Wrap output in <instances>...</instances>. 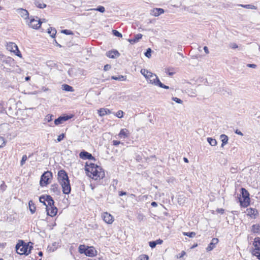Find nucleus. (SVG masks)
Masks as SVG:
<instances>
[{
  "mask_svg": "<svg viewBox=\"0 0 260 260\" xmlns=\"http://www.w3.org/2000/svg\"><path fill=\"white\" fill-rule=\"evenodd\" d=\"M172 99L173 101H174V102H176L178 104H182L183 103V101L181 99L177 98L176 97H173Z\"/></svg>",
  "mask_w": 260,
  "mask_h": 260,
  "instance_id": "nucleus-47",
  "label": "nucleus"
},
{
  "mask_svg": "<svg viewBox=\"0 0 260 260\" xmlns=\"http://www.w3.org/2000/svg\"><path fill=\"white\" fill-rule=\"evenodd\" d=\"M46 210L47 212V214L48 216H50L51 217H53L56 215L58 209L54 206L51 207H49L48 206H47V208H46Z\"/></svg>",
  "mask_w": 260,
  "mask_h": 260,
  "instance_id": "nucleus-12",
  "label": "nucleus"
},
{
  "mask_svg": "<svg viewBox=\"0 0 260 260\" xmlns=\"http://www.w3.org/2000/svg\"><path fill=\"white\" fill-rule=\"evenodd\" d=\"M156 242V245L157 244H161L163 242V241L162 240H161V239H158L156 241H155Z\"/></svg>",
  "mask_w": 260,
  "mask_h": 260,
  "instance_id": "nucleus-63",
  "label": "nucleus"
},
{
  "mask_svg": "<svg viewBox=\"0 0 260 260\" xmlns=\"http://www.w3.org/2000/svg\"><path fill=\"white\" fill-rule=\"evenodd\" d=\"M48 33L50 35V37L54 38L56 34V30L52 27H49L48 29Z\"/></svg>",
  "mask_w": 260,
  "mask_h": 260,
  "instance_id": "nucleus-26",
  "label": "nucleus"
},
{
  "mask_svg": "<svg viewBox=\"0 0 260 260\" xmlns=\"http://www.w3.org/2000/svg\"><path fill=\"white\" fill-rule=\"evenodd\" d=\"M44 199V200H46L47 204H46V208H47V206H48L49 207H51L54 206V201L53 199V198L50 196V195H46V196H42L39 198V201L40 202H42V200Z\"/></svg>",
  "mask_w": 260,
  "mask_h": 260,
  "instance_id": "nucleus-8",
  "label": "nucleus"
},
{
  "mask_svg": "<svg viewBox=\"0 0 260 260\" xmlns=\"http://www.w3.org/2000/svg\"><path fill=\"white\" fill-rule=\"evenodd\" d=\"M111 67L110 64H107L104 66V70L105 71H107L111 69Z\"/></svg>",
  "mask_w": 260,
  "mask_h": 260,
  "instance_id": "nucleus-56",
  "label": "nucleus"
},
{
  "mask_svg": "<svg viewBox=\"0 0 260 260\" xmlns=\"http://www.w3.org/2000/svg\"><path fill=\"white\" fill-rule=\"evenodd\" d=\"M61 32L66 35H73V32L69 29H63L61 30Z\"/></svg>",
  "mask_w": 260,
  "mask_h": 260,
  "instance_id": "nucleus-48",
  "label": "nucleus"
},
{
  "mask_svg": "<svg viewBox=\"0 0 260 260\" xmlns=\"http://www.w3.org/2000/svg\"><path fill=\"white\" fill-rule=\"evenodd\" d=\"M106 54L108 57L111 58H114L120 55V53L117 50L109 51L107 52Z\"/></svg>",
  "mask_w": 260,
  "mask_h": 260,
  "instance_id": "nucleus-17",
  "label": "nucleus"
},
{
  "mask_svg": "<svg viewBox=\"0 0 260 260\" xmlns=\"http://www.w3.org/2000/svg\"><path fill=\"white\" fill-rule=\"evenodd\" d=\"M8 47L9 48H11V49H10L11 51L13 52H15L16 51L14 50H15V48L14 47V46L10 45V43L8 45Z\"/></svg>",
  "mask_w": 260,
  "mask_h": 260,
  "instance_id": "nucleus-60",
  "label": "nucleus"
},
{
  "mask_svg": "<svg viewBox=\"0 0 260 260\" xmlns=\"http://www.w3.org/2000/svg\"><path fill=\"white\" fill-rule=\"evenodd\" d=\"M28 206L31 213L34 214L36 212V210L35 204L31 200H30L29 201Z\"/></svg>",
  "mask_w": 260,
  "mask_h": 260,
  "instance_id": "nucleus-22",
  "label": "nucleus"
},
{
  "mask_svg": "<svg viewBox=\"0 0 260 260\" xmlns=\"http://www.w3.org/2000/svg\"><path fill=\"white\" fill-rule=\"evenodd\" d=\"M62 119H63V121H66L71 118H72L73 117V115L71 114L70 115H68L67 114H64L63 116H61Z\"/></svg>",
  "mask_w": 260,
  "mask_h": 260,
  "instance_id": "nucleus-37",
  "label": "nucleus"
},
{
  "mask_svg": "<svg viewBox=\"0 0 260 260\" xmlns=\"http://www.w3.org/2000/svg\"><path fill=\"white\" fill-rule=\"evenodd\" d=\"M57 179L59 183L69 180L68 174L63 170H60L58 172Z\"/></svg>",
  "mask_w": 260,
  "mask_h": 260,
  "instance_id": "nucleus-6",
  "label": "nucleus"
},
{
  "mask_svg": "<svg viewBox=\"0 0 260 260\" xmlns=\"http://www.w3.org/2000/svg\"><path fill=\"white\" fill-rule=\"evenodd\" d=\"M253 245L254 248H252L251 250L252 254L255 252V251H260V237H256L254 238L253 242Z\"/></svg>",
  "mask_w": 260,
  "mask_h": 260,
  "instance_id": "nucleus-11",
  "label": "nucleus"
},
{
  "mask_svg": "<svg viewBox=\"0 0 260 260\" xmlns=\"http://www.w3.org/2000/svg\"><path fill=\"white\" fill-rule=\"evenodd\" d=\"M230 47L232 49H236L237 48L238 46L236 43H233L230 44Z\"/></svg>",
  "mask_w": 260,
  "mask_h": 260,
  "instance_id": "nucleus-55",
  "label": "nucleus"
},
{
  "mask_svg": "<svg viewBox=\"0 0 260 260\" xmlns=\"http://www.w3.org/2000/svg\"><path fill=\"white\" fill-rule=\"evenodd\" d=\"M62 89L67 91H74L73 87L68 84H63L61 87Z\"/></svg>",
  "mask_w": 260,
  "mask_h": 260,
  "instance_id": "nucleus-27",
  "label": "nucleus"
},
{
  "mask_svg": "<svg viewBox=\"0 0 260 260\" xmlns=\"http://www.w3.org/2000/svg\"><path fill=\"white\" fill-rule=\"evenodd\" d=\"M52 117H53L52 115L48 114L45 117V119L47 120L48 122H50V121H52Z\"/></svg>",
  "mask_w": 260,
  "mask_h": 260,
  "instance_id": "nucleus-54",
  "label": "nucleus"
},
{
  "mask_svg": "<svg viewBox=\"0 0 260 260\" xmlns=\"http://www.w3.org/2000/svg\"><path fill=\"white\" fill-rule=\"evenodd\" d=\"M52 177V173L50 171L45 172L41 176L40 184L43 187L49 183V180Z\"/></svg>",
  "mask_w": 260,
  "mask_h": 260,
  "instance_id": "nucleus-4",
  "label": "nucleus"
},
{
  "mask_svg": "<svg viewBox=\"0 0 260 260\" xmlns=\"http://www.w3.org/2000/svg\"><path fill=\"white\" fill-rule=\"evenodd\" d=\"M219 240L217 238H214L212 239L211 242L206 248L207 251H210L212 250L215 247V245L218 243Z\"/></svg>",
  "mask_w": 260,
  "mask_h": 260,
  "instance_id": "nucleus-13",
  "label": "nucleus"
},
{
  "mask_svg": "<svg viewBox=\"0 0 260 260\" xmlns=\"http://www.w3.org/2000/svg\"><path fill=\"white\" fill-rule=\"evenodd\" d=\"M103 219L106 223L109 224L112 223L113 221V216L107 212L104 213Z\"/></svg>",
  "mask_w": 260,
  "mask_h": 260,
  "instance_id": "nucleus-16",
  "label": "nucleus"
},
{
  "mask_svg": "<svg viewBox=\"0 0 260 260\" xmlns=\"http://www.w3.org/2000/svg\"><path fill=\"white\" fill-rule=\"evenodd\" d=\"M257 257V258L260 260V250L259 251H255V252L252 254Z\"/></svg>",
  "mask_w": 260,
  "mask_h": 260,
  "instance_id": "nucleus-51",
  "label": "nucleus"
},
{
  "mask_svg": "<svg viewBox=\"0 0 260 260\" xmlns=\"http://www.w3.org/2000/svg\"><path fill=\"white\" fill-rule=\"evenodd\" d=\"M126 194H127V193L125 191H119V196H122L124 195H126Z\"/></svg>",
  "mask_w": 260,
  "mask_h": 260,
  "instance_id": "nucleus-62",
  "label": "nucleus"
},
{
  "mask_svg": "<svg viewBox=\"0 0 260 260\" xmlns=\"http://www.w3.org/2000/svg\"><path fill=\"white\" fill-rule=\"evenodd\" d=\"M247 67H249V68L255 69L256 67V65L255 64L248 63L247 64Z\"/></svg>",
  "mask_w": 260,
  "mask_h": 260,
  "instance_id": "nucleus-59",
  "label": "nucleus"
},
{
  "mask_svg": "<svg viewBox=\"0 0 260 260\" xmlns=\"http://www.w3.org/2000/svg\"><path fill=\"white\" fill-rule=\"evenodd\" d=\"M123 112L121 110H119L117 113H116V116L118 118H122L123 117Z\"/></svg>",
  "mask_w": 260,
  "mask_h": 260,
  "instance_id": "nucleus-52",
  "label": "nucleus"
},
{
  "mask_svg": "<svg viewBox=\"0 0 260 260\" xmlns=\"http://www.w3.org/2000/svg\"><path fill=\"white\" fill-rule=\"evenodd\" d=\"M247 214L250 216L252 215H255L257 213V211L256 209L253 208H249L247 209Z\"/></svg>",
  "mask_w": 260,
  "mask_h": 260,
  "instance_id": "nucleus-30",
  "label": "nucleus"
},
{
  "mask_svg": "<svg viewBox=\"0 0 260 260\" xmlns=\"http://www.w3.org/2000/svg\"><path fill=\"white\" fill-rule=\"evenodd\" d=\"M224 210L222 208H218L216 210V212L220 213V214H223L224 213Z\"/></svg>",
  "mask_w": 260,
  "mask_h": 260,
  "instance_id": "nucleus-58",
  "label": "nucleus"
},
{
  "mask_svg": "<svg viewBox=\"0 0 260 260\" xmlns=\"http://www.w3.org/2000/svg\"><path fill=\"white\" fill-rule=\"evenodd\" d=\"M93 10L99 11L101 13H104L105 11V9L104 7L102 6H99L96 9H94Z\"/></svg>",
  "mask_w": 260,
  "mask_h": 260,
  "instance_id": "nucleus-40",
  "label": "nucleus"
},
{
  "mask_svg": "<svg viewBox=\"0 0 260 260\" xmlns=\"http://www.w3.org/2000/svg\"><path fill=\"white\" fill-rule=\"evenodd\" d=\"M27 157L26 155H23L22 156V159L20 161V165L21 166H22L24 163L25 162V161L27 160Z\"/></svg>",
  "mask_w": 260,
  "mask_h": 260,
  "instance_id": "nucleus-46",
  "label": "nucleus"
},
{
  "mask_svg": "<svg viewBox=\"0 0 260 260\" xmlns=\"http://www.w3.org/2000/svg\"><path fill=\"white\" fill-rule=\"evenodd\" d=\"M251 231L254 233L258 234L260 233V224H256L252 226Z\"/></svg>",
  "mask_w": 260,
  "mask_h": 260,
  "instance_id": "nucleus-23",
  "label": "nucleus"
},
{
  "mask_svg": "<svg viewBox=\"0 0 260 260\" xmlns=\"http://www.w3.org/2000/svg\"><path fill=\"white\" fill-rule=\"evenodd\" d=\"M87 249V246H86L85 245H80L78 248V251L80 253H84L85 254V253Z\"/></svg>",
  "mask_w": 260,
  "mask_h": 260,
  "instance_id": "nucleus-29",
  "label": "nucleus"
},
{
  "mask_svg": "<svg viewBox=\"0 0 260 260\" xmlns=\"http://www.w3.org/2000/svg\"><path fill=\"white\" fill-rule=\"evenodd\" d=\"M152 50L150 48H148L145 53V55L148 58H150L151 56Z\"/></svg>",
  "mask_w": 260,
  "mask_h": 260,
  "instance_id": "nucleus-41",
  "label": "nucleus"
},
{
  "mask_svg": "<svg viewBox=\"0 0 260 260\" xmlns=\"http://www.w3.org/2000/svg\"><path fill=\"white\" fill-rule=\"evenodd\" d=\"M6 143V142L5 139L3 137L0 136V148H2L5 146Z\"/></svg>",
  "mask_w": 260,
  "mask_h": 260,
  "instance_id": "nucleus-43",
  "label": "nucleus"
},
{
  "mask_svg": "<svg viewBox=\"0 0 260 260\" xmlns=\"http://www.w3.org/2000/svg\"><path fill=\"white\" fill-rule=\"evenodd\" d=\"M241 194L242 195L243 200L239 198L240 205L244 208L247 207L250 204L249 193L245 188H241Z\"/></svg>",
  "mask_w": 260,
  "mask_h": 260,
  "instance_id": "nucleus-3",
  "label": "nucleus"
},
{
  "mask_svg": "<svg viewBox=\"0 0 260 260\" xmlns=\"http://www.w3.org/2000/svg\"><path fill=\"white\" fill-rule=\"evenodd\" d=\"M148 259L149 257L147 255L142 254L139 256L138 260H148Z\"/></svg>",
  "mask_w": 260,
  "mask_h": 260,
  "instance_id": "nucleus-44",
  "label": "nucleus"
},
{
  "mask_svg": "<svg viewBox=\"0 0 260 260\" xmlns=\"http://www.w3.org/2000/svg\"><path fill=\"white\" fill-rule=\"evenodd\" d=\"M18 13L22 17H23L25 19H29V13L27 10L22 8L18 9L17 10Z\"/></svg>",
  "mask_w": 260,
  "mask_h": 260,
  "instance_id": "nucleus-15",
  "label": "nucleus"
},
{
  "mask_svg": "<svg viewBox=\"0 0 260 260\" xmlns=\"http://www.w3.org/2000/svg\"><path fill=\"white\" fill-rule=\"evenodd\" d=\"M239 6H241V7L246 8V9H257V7L254 5H242L240 4L239 5Z\"/></svg>",
  "mask_w": 260,
  "mask_h": 260,
  "instance_id": "nucleus-33",
  "label": "nucleus"
},
{
  "mask_svg": "<svg viewBox=\"0 0 260 260\" xmlns=\"http://www.w3.org/2000/svg\"><path fill=\"white\" fill-rule=\"evenodd\" d=\"M112 143H113V145L114 146H117L119 144H120V141H117V140H113L112 141Z\"/></svg>",
  "mask_w": 260,
  "mask_h": 260,
  "instance_id": "nucleus-57",
  "label": "nucleus"
},
{
  "mask_svg": "<svg viewBox=\"0 0 260 260\" xmlns=\"http://www.w3.org/2000/svg\"><path fill=\"white\" fill-rule=\"evenodd\" d=\"M97 251L93 246H87V249L85 253L86 256L92 257L96 254Z\"/></svg>",
  "mask_w": 260,
  "mask_h": 260,
  "instance_id": "nucleus-14",
  "label": "nucleus"
},
{
  "mask_svg": "<svg viewBox=\"0 0 260 260\" xmlns=\"http://www.w3.org/2000/svg\"><path fill=\"white\" fill-rule=\"evenodd\" d=\"M147 80L149 83L153 84L156 86L157 85V80L159 79L155 74L150 72L149 73V74H148V76H147Z\"/></svg>",
  "mask_w": 260,
  "mask_h": 260,
  "instance_id": "nucleus-9",
  "label": "nucleus"
},
{
  "mask_svg": "<svg viewBox=\"0 0 260 260\" xmlns=\"http://www.w3.org/2000/svg\"><path fill=\"white\" fill-rule=\"evenodd\" d=\"M220 137L222 142L221 147H223L224 146L228 143L229 138L226 135L224 134L221 135Z\"/></svg>",
  "mask_w": 260,
  "mask_h": 260,
  "instance_id": "nucleus-21",
  "label": "nucleus"
},
{
  "mask_svg": "<svg viewBox=\"0 0 260 260\" xmlns=\"http://www.w3.org/2000/svg\"><path fill=\"white\" fill-rule=\"evenodd\" d=\"M16 250L17 253L22 255H28L30 252L32 246L29 247V243L26 244L22 240H20L16 245Z\"/></svg>",
  "mask_w": 260,
  "mask_h": 260,
  "instance_id": "nucleus-2",
  "label": "nucleus"
},
{
  "mask_svg": "<svg viewBox=\"0 0 260 260\" xmlns=\"http://www.w3.org/2000/svg\"><path fill=\"white\" fill-rule=\"evenodd\" d=\"M62 187V191L63 193L65 194H69L71 191V187L70 185V180L62 183H59Z\"/></svg>",
  "mask_w": 260,
  "mask_h": 260,
  "instance_id": "nucleus-7",
  "label": "nucleus"
},
{
  "mask_svg": "<svg viewBox=\"0 0 260 260\" xmlns=\"http://www.w3.org/2000/svg\"><path fill=\"white\" fill-rule=\"evenodd\" d=\"M65 137V134H61L59 136H58V138L57 139V141L58 142H60L61 140H62Z\"/></svg>",
  "mask_w": 260,
  "mask_h": 260,
  "instance_id": "nucleus-49",
  "label": "nucleus"
},
{
  "mask_svg": "<svg viewBox=\"0 0 260 260\" xmlns=\"http://www.w3.org/2000/svg\"><path fill=\"white\" fill-rule=\"evenodd\" d=\"M36 18H38L37 17ZM42 22L43 21L40 19H36L34 18H31L28 24L30 27L37 29L40 27Z\"/></svg>",
  "mask_w": 260,
  "mask_h": 260,
  "instance_id": "nucleus-5",
  "label": "nucleus"
},
{
  "mask_svg": "<svg viewBox=\"0 0 260 260\" xmlns=\"http://www.w3.org/2000/svg\"><path fill=\"white\" fill-rule=\"evenodd\" d=\"M7 188V185L5 184L4 181H2V183L0 185V192H4Z\"/></svg>",
  "mask_w": 260,
  "mask_h": 260,
  "instance_id": "nucleus-42",
  "label": "nucleus"
},
{
  "mask_svg": "<svg viewBox=\"0 0 260 260\" xmlns=\"http://www.w3.org/2000/svg\"><path fill=\"white\" fill-rule=\"evenodd\" d=\"M142 36L143 35L141 34H137L135 35L134 38L133 39H128V41L131 44H133L134 43L138 42L142 38Z\"/></svg>",
  "mask_w": 260,
  "mask_h": 260,
  "instance_id": "nucleus-19",
  "label": "nucleus"
},
{
  "mask_svg": "<svg viewBox=\"0 0 260 260\" xmlns=\"http://www.w3.org/2000/svg\"><path fill=\"white\" fill-rule=\"evenodd\" d=\"M79 157L83 159H89L95 160V158L93 157L91 154L88 153L84 150L82 151L79 153Z\"/></svg>",
  "mask_w": 260,
  "mask_h": 260,
  "instance_id": "nucleus-10",
  "label": "nucleus"
},
{
  "mask_svg": "<svg viewBox=\"0 0 260 260\" xmlns=\"http://www.w3.org/2000/svg\"><path fill=\"white\" fill-rule=\"evenodd\" d=\"M111 79L115 80L124 81L126 80V76L120 75L118 76H112Z\"/></svg>",
  "mask_w": 260,
  "mask_h": 260,
  "instance_id": "nucleus-32",
  "label": "nucleus"
},
{
  "mask_svg": "<svg viewBox=\"0 0 260 260\" xmlns=\"http://www.w3.org/2000/svg\"><path fill=\"white\" fill-rule=\"evenodd\" d=\"M10 45L14 46V47L15 48V50H14L16 51H15V52H14L15 53V54L17 56L21 57V54L20 51L19 50L18 48L17 45L15 43L11 42L10 43Z\"/></svg>",
  "mask_w": 260,
  "mask_h": 260,
  "instance_id": "nucleus-25",
  "label": "nucleus"
},
{
  "mask_svg": "<svg viewBox=\"0 0 260 260\" xmlns=\"http://www.w3.org/2000/svg\"><path fill=\"white\" fill-rule=\"evenodd\" d=\"M63 119H62V118L61 116H59L58 118H56L54 120V124L55 125H59L60 124H61L63 122Z\"/></svg>",
  "mask_w": 260,
  "mask_h": 260,
  "instance_id": "nucleus-35",
  "label": "nucleus"
},
{
  "mask_svg": "<svg viewBox=\"0 0 260 260\" xmlns=\"http://www.w3.org/2000/svg\"><path fill=\"white\" fill-rule=\"evenodd\" d=\"M85 170L87 172H90L93 175V178H94L95 179H101L105 176V172L102 168L93 163H90L89 165H88L86 162Z\"/></svg>",
  "mask_w": 260,
  "mask_h": 260,
  "instance_id": "nucleus-1",
  "label": "nucleus"
},
{
  "mask_svg": "<svg viewBox=\"0 0 260 260\" xmlns=\"http://www.w3.org/2000/svg\"><path fill=\"white\" fill-rule=\"evenodd\" d=\"M235 133L237 134V135H240V136H243V134L238 129H236L235 131Z\"/></svg>",
  "mask_w": 260,
  "mask_h": 260,
  "instance_id": "nucleus-61",
  "label": "nucleus"
},
{
  "mask_svg": "<svg viewBox=\"0 0 260 260\" xmlns=\"http://www.w3.org/2000/svg\"><path fill=\"white\" fill-rule=\"evenodd\" d=\"M112 32H113V35L116 37H120V38H121L122 37V34L116 30H113Z\"/></svg>",
  "mask_w": 260,
  "mask_h": 260,
  "instance_id": "nucleus-45",
  "label": "nucleus"
},
{
  "mask_svg": "<svg viewBox=\"0 0 260 260\" xmlns=\"http://www.w3.org/2000/svg\"><path fill=\"white\" fill-rule=\"evenodd\" d=\"M157 85L158 86L161 87V88H164V89H169V87L168 86H167V85H164V84H162L159 80H157Z\"/></svg>",
  "mask_w": 260,
  "mask_h": 260,
  "instance_id": "nucleus-38",
  "label": "nucleus"
},
{
  "mask_svg": "<svg viewBox=\"0 0 260 260\" xmlns=\"http://www.w3.org/2000/svg\"><path fill=\"white\" fill-rule=\"evenodd\" d=\"M34 4L37 7L40 8V9H43V8L46 7V4H45L44 3H42L40 1H36L34 2Z\"/></svg>",
  "mask_w": 260,
  "mask_h": 260,
  "instance_id": "nucleus-31",
  "label": "nucleus"
},
{
  "mask_svg": "<svg viewBox=\"0 0 260 260\" xmlns=\"http://www.w3.org/2000/svg\"><path fill=\"white\" fill-rule=\"evenodd\" d=\"M149 73L150 72L148 71V70L146 69H141V73L145 77V78L147 79V76H148V74H149Z\"/></svg>",
  "mask_w": 260,
  "mask_h": 260,
  "instance_id": "nucleus-36",
  "label": "nucleus"
},
{
  "mask_svg": "<svg viewBox=\"0 0 260 260\" xmlns=\"http://www.w3.org/2000/svg\"><path fill=\"white\" fill-rule=\"evenodd\" d=\"M127 132H128V131H127L126 129H125V128H124V129H122L120 131V133H119V134L118 136H119L120 137H121H121H123V138H127V137H128V134H127Z\"/></svg>",
  "mask_w": 260,
  "mask_h": 260,
  "instance_id": "nucleus-28",
  "label": "nucleus"
},
{
  "mask_svg": "<svg viewBox=\"0 0 260 260\" xmlns=\"http://www.w3.org/2000/svg\"><path fill=\"white\" fill-rule=\"evenodd\" d=\"M98 113L100 116H103L106 115L110 114L111 111L108 109L101 108L98 110Z\"/></svg>",
  "mask_w": 260,
  "mask_h": 260,
  "instance_id": "nucleus-20",
  "label": "nucleus"
},
{
  "mask_svg": "<svg viewBox=\"0 0 260 260\" xmlns=\"http://www.w3.org/2000/svg\"><path fill=\"white\" fill-rule=\"evenodd\" d=\"M51 191L54 192L56 195H59L60 193V188L57 184H53L50 187Z\"/></svg>",
  "mask_w": 260,
  "mask_h": 260,
  "instance_id": "nucleus-18",
  "label": "nucleus"
},
{
  "mask_svg": "<svg viewBox=\"0 0 260 260\" xmlns=\"http://www.w3.org/2000/svg\"><path fill=\"white\" fill-rule=\"evenodd\" d=\"M164 12V10L161 8H155L153 10V14L155 16H158L159 15L162 14Z\"/></svg>",
  "mask_w": 260,
  "mask_h": 260,
  "instance_id": "nucleus-24",
  "label": "nucleus"
},
{
  "mask_svg": "<svg viewBox=\"0 0 260 260\" xmlns=\"http://www.w3.org/2000/svg\"><path fill=\"white\" fill-rule=\"evenodd\" d=\"M183 235L186 236H188L190 238H192L196 236V233L193 232H184L183 233Z\"/></svg>",
  "mask_w": 260,
  "mask_h": 260,
  "instance_id": "nucleus-39",
  "label": "nucleus"
},
{
  "mask_svg": "<svg viewBox=\"0 0 260 260\" xmlns=\"http://www.w3.org/2000/svg\"><path fill=\"white\" fill-rule=\"evenodd\" d=\"M149 245L151 248H154L155 247L156 243L155 241H152L149 242Z\"/></svg>",
  "mask_w": 260,
  "mask_h": 260,
  "instance_id": "nucleus-50",
  "label": "nucleus"
},
{
  "mask_svg": "<svg viewBox=\"0 0 260 260\" xmlns=\"http://www.w3.org/2000/svg\"><path fill=\"white\" fill-rule=\"evenodd\" d=\"M186 254V252L185 251H182L179 254H178L177 255V257L178 258H182V257H183Z\"/></svg>",
  "mask_w": 260,
  "mask_h": 260,
  "instance_id": "nucleus-53",
  "label": "nucleus"
},
{
  "mask_svg": "<svg viewBox=\"0 0 260 260\" xmlns=\"http://www.w3.org/2000/svg\"><path fill=\"white\" fill-rule=\"evenodd\" d=\"M207 141L212 146H216L217 144V141L215 139L212 138H208Z\"/></svg>",
  "mask_w": 260,
  "mask_h": 260,
  "instance_id": "nucleus-34",
  "label": "nucleus"
},
{
  "mask_svg": "<svg viewBox=\"0 0 260 260\" xmlns=\"http://www.w3.org/2000/svg\"><path fill=\"white\" fill-rule=\"evenodd\" d=\"M204 50L206 54H209V51L208 48L207 46L204 47Z\"/></svg>",
  "mask_w": 260,
  "mask_h": 260,
  "instance_id": "nucleus-64",
  "label": "nucleus"
}]
</instances>
